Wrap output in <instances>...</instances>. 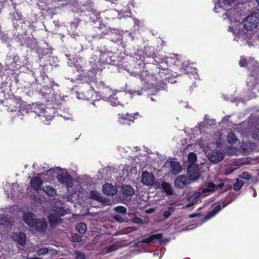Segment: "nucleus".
<instances>
[{"instance_id": "f257e3e1", "label": "nucleus", "mask_w": 259, "mask_h": 259, "mask_svg": "<svg viewBox=\"0 0 259 259\" xmlns=\"http://www.w3.org/2000/svg\"><path fill=\"white\" fill-rule=\"evenodd\" d=\"M174 61L175 67L174 70L175 73L178 74H181L183 73L189 74V76L192 78L197 79L198 77V75L196 71V69L190 65L188 61L184 62L182 64V67H180L181 65V61L178 59V58L175 56Z\"/></svg>"}, {"instance_id": "f03ea898", "label": "nucleus", "mask_w": 259, "mask_h": 259, "mask_svg": "<svg viewBox=\"0 0 259 259\" xmlns=\"http://www.w3.org/2000/svg\"><path fill=\"white\" fill-rule=\"evenodd\" d=\"M259 26V13H253L248 16L243 22V27L249 33L254 34Z\"/></svg>"}, {"instance_id": "7ed1b4c3", "label": "nucleus", "mask_w": 259, "mask_h": 259, "mask_svg": "<svg viewBox=\"0 0 259 259\" xmlns=\"http://www.w3.org/2000/svg\"><path fill=\"white\" fill-rule=\"evenodd\" d=\"M23 220L28 226L32 228L36 225L38 227V223L41 224V229L46 226V221L45 219H35L34 214L30 211H25L23 213Z\"/></svg>"}, {"instance_id": "20e7f679", "label": "nucleus", "mask_w": 259, "mask_h": 259, "mask_svg": "<svg viewBox=\"0 0 259 259\" xmlns=\"http://www.w3.org/2000/svg\"><path fill=\"white\" fill-rule=\"evenodd\" d=\"M54 213H51L48 217L49 223L52 227L55 226L61 222L60 218L58 215L63 216L67 213V211L63 208L58 206H54L53 208Z\"/></svg>"}, {"instance_id": "39448f33", "label": "nucleus", "mask_w": 259, "mask_h": 259, "mask_svg": "<svg viewBox=\"0 0 259 259\" xmlns=\"http://www.w3.org/2000/svg\"><path fill=\"white\" fill-rule=\"evenodd\" d=\"M59 169L60 168L59 167L53 169L51 168L50 169L47 171H45L43 173L39 174L38 176L33 177L31 179L30 181V186L31 187L36 190H38L41 189V185L44 182V181L42 180V178L44 175H47L49 173L53 174L55 172L56 170Z\"/></svg>"}, {"instance_id": "423d86ee", "label": "nucleus", "mask_w": 259, "mask_h": 259, "mask_svg": "<svg viewBox=\"0 0 259 259\" xmlns=\"http://www.w3.org/2000/svg\"><path fill=\"white\" fill-rule=\"evenodd\" d=\"M252 73L248 77L246 81L247 85L252 89L259 80V64L256 63Z\"/></svg>"}, {"instance_id": "0eeeda50", "label": "nucleus", "mask_w": 259, "mask_h": 259, "mask_svg": "<svg viewBox=\"0 0 259 259\" xmlns=\"http://www.w3.org/2000/svg\"><path fill=\"white\" fill-rule=\"evenodd\" d=\"M224 186V183H221L219 185H215L213 183L209 182L205 184V187L201 190V194L206 196L213 192L218 189L222 188Z\"/></svg>"}, {"instance_id": "6e6552de", "label": "nucleus", "mask_w": 259, "mask_h": 259, "mask_svg": "<svg viewBox=\"0 0 259 259\" xmlns=\"http://www.w3.org/2000/svg\"><path fill=\"white\" fill-rule=\"evenodd\" d=\"M235 3V0H218L215 3L214 11L215 13H220L223 11L227 6H232Z\"/></svg>"}, {"instance_id": "1a4fd4ad", "label": "nucleus", "mask_w": 259, "mask_h": 259, "mask_svg": "<svg viewBox=\"0 0 259 259\" xmlns=\"http://www.w3.org/2000/svg\"><path fill=\"white\" fill-rule=\"evenodd\" d=\"M12 240L19 245L24 246L26 243L27 237L25 233L22 232H14L11 235Z\"/></svg>"}, {"instance_id": "9d476101", "label": "nucleus", "mask_w": 259, "mask_h": 259, "mask_svg": "<svg viewBox=\"0 0 259 259\" xmlns=\"http://www.w3.org/2000/svg\"><path fill=\"white\" fill-rule=\"evenodd\" d=\"M58 181L69 188L72 185V179L71 176L66 171H61L57 176Z\"/></svg>"}, {"instance_id": "9b49d317", "label": "nucleus", "mask_w": 259, "mask_h": 259, "mask_svg": "<svg viewBox=\"0 0 259 259\" xmlns=\"http://www.w3.org/2000/svg\"><path fill=\"white\" fill-rule=\"evenodd\" d=\"M188 176L190 181H195L200 177V172L198 167L196 165H188Z\"/></svg>"}, {"instance_id": "f8f14e48", "label": "nucleus", "mask_w": 259, "mask_h": 259, "mask_svg": "<svg viewBox=\"0 0 259 259\" xmlns=\"http://www.w3.org/2000/svg\"><path fill=\"white\" fill-rule=\"evenodd\" d=\"M190 183V180L185 176H179L175 180L174 184L176 187L182 188Z\"/></svg>"}, {"instance_id": "ddd939ff", "label": "nucleus", "mask_w": 259, "mask_h": 259, "mask_svg": "<svg viewBox=\"0 0 259 259\" xmlns=\"http://www.w3.org/2000/svg\"><path fill=\"white\" fill-rule=\"evenodd\" d=\"M226 15L231 22H239L240 21V15L238 13L236 9L227 10Z\"/></svg>"}, {"instance_id": "4468645a", "label": "nucleus", "mask_w": 259, "mask_h": 259, "mask_svg": "<svg viewBox=\"0 0 259 259\" xmlns=\"http://www.w3.org/2000/svg\"><path fill=\"white\" fill-rule=\"evenodd\" d=\"M141 182L147 186H152L154 182V177L152 173L144 171L142 175Z\"/></svg>"}, {"instance_id": "2eb2a0df", "label": "nucleus", "mask_w": 259, "mask_h": 259, "mask_svg": "<svg viewBox=\"0 0 259 259\" xmlns=\"http://www.w3.org/2000/svg\"><path fill=\"white\" fill-rule=\"evenodd\" d=\"M224 157L223 154L220 151H214L211 154L208 155L210 161L214 163H217L222 160Z\"/></svg>"}, {"instance_id": "dca6fc26", "label": "nucleus", "mask_w": 259, "mask_h": 259, "mask_svg": "<svg viewBox=\"0 0 259 259\" xmlns=\"http://www.w3.org/2000/svg\"><path fill=\"white\" fill-rule=\"evenodd\" d=\"M118 121L122 124H130L131 122L134 121L135 118L134 116L132 115L119 114L118 115Z\"/></svg>"}, {"instance_id": "f3484780", "label": "nucleus", "mask_w": 259, "mask_h": 259, "mask_svg": "<svg viewBox=\"0 0 259 259\" xmlns=\"http://www.w3.org/2000/svg\"><path fill=\"white\" fill-rule=\"evenodd\" d=\"M103 191L107 195L112 196L116 194L117 189L115 186L110 184H106L103 186Z\"/></svg>"}, {"instance_id": "a211bd4d", "label": "nucleus", "mask_w": 259, "mask_h": 259, "mask_svg": "<svg viewBox=\"0 0 259 259\" xmlns=\"http://www.w3.org/2000/svg\"><path fill=\"white\" fill-rule=\"evenodd\" d=\"M226 205L224 204V203H220L214 205L213 207L212 210L208 213V214L206 216V218L204 222L214 217L218 212H219L221 210L222 208H223Z\"/></svg>"}, {"instance_id": "6ab92c4d", "label": "nucleus", "mask_w": 259, "mask_h": 259, "mask_svg": "<svg viewBox=\"0 0 259 259\" xmlns=\"http://www.w3.org/2000/svg\"><path fill=\"white\" fill-rule=\"evenodd\" d=\"M36 108L35 109L34 112L38 114V115L40 117V120L45 122L44 118H46V120H49L51 119V116H49L48 117H47L45 113L46 112V111L44 110V107L43 105H36Z\"/></svg>"}, {"instance_id": "aec40b11", "label": "nucleus", "mask_w": 259, "mask_h": 259, "mask_svg": "<svg viewBox=\"0 0 259 259\" xmlns=\"http://www.w3.org/2000/svg\"><path fill=\"white\" fill-rule=\"evenodd\" d=\"M201 195L200 191H195L192 195H191L188 199V201L189 202L186 204L185 207H189L195 203H197L199 200L198 197Z\"/></svg>"}, {"instance_id": "412c9836", "label": "nucleus", "mask_w": 259, "mask_h": 259, "mask_svg": "<svg viewBox=\"0 0 259 259\" xmlns=\"http://www.w3.org/2000/svg\"><path fill=\"white\" fill-rule=\"evenodd\" d=\"M5 191L8 193V196L13 197L16 195L19 196V193L20 192V189L19 185L17 184H13L10 191L5 188Z\"/></svg>"}, {"instance_id": "4be33fe9", "label": "nucleus", "mask_w": 259, "mask_h": 259, "mask_svg": "<svg viewBox=\"0 0 259 259\" xmlns=\"http://www.w3.org/2000/svg\"><path fill=\"white\" fill-rule=\"evenodd\" d=\"M169 166L171 168V172L174 175L178 174L182 170L180 164L177 161H170L169 162Z\"/></svg>"}, {"instance_id": "5701e85b", "label": "nucleus", "mask_w": 259, "mask_h": 259, "mask_svg": "<svg viewBox=\"0 0 259 259\" xmlns=\"http://www.w3.org/2000/svg\"><path fill=\"white\" fill-rule=\"evenodd\" d=\"M0 228L2 227H10L14 225V221L9 220L8 218H3L2 215H0Z\"/></svg>"}, {"instance_id": "b1692460", "label": "nucleus", "mask_w": 259, "mask_h": 259, "mask_svg": "<svg viewBox=\"0 0 259 259\" xmlns=\"http://www.w3.org/2000/svg\"><path fill=\"white\" fill-rule=\"evenodd\" d=\"M162 235L161 234H153L150 236L149 237L143 239L142 240V243H149L152 242L154 240H159L161 239Z\"/></svg>"}, {"instance_id": "393cba45", "label": "nucleus", "mask_w": 259, "mask_h": 259, "mask_svg": "<svg viewBox=\"0 0 259 259\" xmlns=\"http://www.w3.org/2000/svg\"><path fill=\"white\" fill-rule=\"evenodd\" d=\"M161 188L163 191L168 195L173 194V189L171 186L167 182H163L161 184Z\"/></svg>"}, {"instance_id": "a878e982", "label": "nucleus", "mask_w": 259, "mask_h": 259, "mask_svg": "<svg viewBox=\"0 0 259 259\" xmlns=\"http://www.w3.org/2000/svg\"><path fill=\"white\" fill-rule=\"evenodd\" d=\"M119 246L116 244H113L112 245H111L110 246H109L107 247H105L102 250H101V253L102 254H106L107 253H110L112 251H114L115 250H116L118 249Z\"/></svg>"}, {"instance_id": "bb28decb", "label": "nucleus", "mask_w": 259, "mask_h": 259, "mask_svg": "<svg viewBox=\"0 0 259 259\" xmlns=\"http://www.w3.org/2000/svg\"><path fill=\"white\" fill-rule=\"evenodd\" d=\"M122 193L126 196H132L134 194V190L130 185H123L121 187Z\"/></svg>"}, {"instance_id": "cd10ccee", "label": "nucleus", "mask_w": 259, "mask_h": 259, "mask_svg": "<svg viewBox=\"0 0 259 259\" xmlns=\"http://www.w3.org/2000/svg\"><path fill=\"white\" fill-rule=\"evenodd\" d=\"M43 191L48 195L54 196L56 194V190L55 189L50 186H45L42 188Z\"/></svg>"}, {"instance_id": "c85d7f7f", "label": "nucleus", "mask_w": 259, "mask_h": 259, "mask_svg": "<svg viewBox=\"0 0 259 259\" xmlns=\"http://www.w3.org/2000/svg\"><path fill=\"white\" fill-rule=\"evenodd\" d=\"M90 198L99 201H101L102 200L101 194L96 191H91L90 194Z\"/></svg>"}, {"instance_id": "c756f323", "label": "nucleus", "mask_w": 259, "mask_h": 259, "mask_svg": "<svg viewBox=\"0 0 259 259\" xmlns=\"http://www.w3.org/2000/svg\"><path fill=\"white\" fill-rule=\"evenodd\" d=\"M241 165V164L239 162H236V164L233 165V166H236L235 167H229L225 169V174L226 175H228L232 173L235 169H237L239 166Z\"/></svg>"}, {"instance_id": "7c9ffc66", "label": "nucleus", "mask_w": 259, "mask_h": 259, "mask_svg": "<svg viewBox=\"0 0 259 259\" xmlns=\"http://www.w3.org/2000/svg\"><path fill=\"white\" fill-rule=\"evenodd\" d=\"M76 229L80 234H84L87 230V226L84 223H80L76 225Z\"/></svg>"}, {"instance_id": "2f4dec72", "label": "nucleus", "mask_w": 259, "mask_h": 259, "mask_svg": "<svg viewBox=\"0 0 259 259\" xmlns=\"http://www.w3.org/2000/svg\"><path fill=\"white\" fill-rule=\"evenodd\" d=\"M197 159V156L194 153H190L188 155V162L190 163V164L189 165H195L194 164L195 161Z\"/></svg>"}, {"instance_id": "473e14b6", "label": "nucleus", "mask_w": 259, "mask_h": 259, "mask_svg": "<svg viewBox=\"0 0 259 259\" xmlns=\"http://www.w3.org/2000/svg\"><path fill=\"white\" fill-rule=\"evenodd\" d=\"M197 143L201 146L203 149V150L205 152H207L208 148L209 147L208 143L206 142L205 140H200L198 141Z\"/></svg>"}, {"instance_id": "72a5a7b5", "label": "nucleus", "mask_w": 259, "mask_h": 259, "mask_svg": "<svg viewBox=\"0 0 259 259\" xmlns=\"http://www.w3.org/2000/svg\"><path fill=\"white\" fill-rule=\"evenodd\" d=\"M108 99L112 106H117L118 105L119 102L118 101L117 97L116 95L114 94L110 96Z\"/></svg>"}, {"instance_id": "f704fd0d", "label": "nucleus", "mask_w": 259, "mask_h": 259, "mask_svg": "<svg viewBox=\"0 0 259 259\" xmlns=\"http://www.w3.org/2000/svg\"><path fill=\"white\" fill-rule=\"evenodd\" d=\"M237 139L233 133H229L227 136V141L230 144H234Z\"/></svg>"}, {"instance_id": "c9c22d12", "label": "nucleus", "mask_w": 259, "mask_h": 259, "mask_svg": "<svg viewBox=\"0 0 259 259\" xmlns=\"http://www.w3.org/2000/svg\"><path fill=\"white\" fill-rule=\"evenodd\" d=\"M226 152L230 155H234L237 154L238 150L234 147H229L227 149Z\"/></svg>"}, {"instance_id": "e433bc0d", "label": "nucleus", "mask_w": 259, "mask_h": 259, "mask_svg": "<svg viewBox=\"0 0 259 259\" xmlns=\"http://www.w3.org/2000/svg\"><path fill=\"white\" fill-rule=\"evenodd\" d=\"M243 182L242 180L237 179L236 182L234 185V189L235 191L239 190L243 186Z\"/></svg>"}, {"instance_id": "4c0bfd02", "label": "nucleus", "mask_w": 259, "mask_h": 259, "mask_svg": "<svg viewBox=\"0 0 259 259\" xmlns=\"http://www.w3.org/2000/svg\"><path fill=\"white\" fill-rule=\"evenodd\" d=\"M50 248L47 247L41 248L38 249L36 252L38 255H45L49 252Z\"/></svg>"}, {"instance_id": "58836bf2", "label": "nucleus", "mask_w": 259, "mask_h": 259, "mask_svg": "<svg viewBox=\"0 0 259 259\" xmlns=\"http://www.w3.org/2000/svg\"><path fill=\"white\" fill-rule=\"evenodd\" d=\"M114 210L118 212L125 214L126 212V208L123 206H118L114 208Z\"/></svg>"}, {"instance_id": "ea45409f", "label": "nucleus", "mask_w": 259, "mask_h": 259, "mask_svg": "<svg viewBox=\"0 0 259 259\" xmlns=\"http://www.w3.org/2000/svg\"><path fill=\"white\" fill-rule=\"evenodd\" d=\"M239 178L245 180H249L250 178V175L247 172H243L239 175Z\"/></svg>"}, {"instance_id": "a19ab883", "label": "nucleus", "mask_w": 259, "mask_h": 259, "mask_svg": "<svg viewBox=\"0 0 259 259\" xmlns=\"http://www.w3.org/2000/svg\"><path fill=\"white\" fill-rule=\"evenodd\" d=\"M75 259H84V255L83 253L79 251L75 252Z\"/></svg>"}, {"instance_id": "79ce46f5", "label": "nucleus", "mask_w": 259, "mask_h": 259, "mask_svg": "<svg viewBox=\"0 0 259 259\" xmlns=\"http://www.w3.org/2000/svg\"><path fill=\"white\" fill-rule=\"evenodd\" d=\"M249 63H248L247 64V60H246V59H244V58H241L240 60V62H239V65L241 67L245 66L246 65H248Z\"/></svg>"}, {"instance_id": "37998d69", "label": "nucleus", "mask_w": 259, "mask_h": 259, "mask_svg": "<svg viewBox=\"0 0 259 259\" xmlns=\"http://www.w3.org/2000/svg\"><path fill=\"white\" fill-rule=\"evenodd\" d=\"M132 222L138 224H142L143 223L142 220L139 218H135L133 219L132 220Z\"/></svg>"}, {"instance_id": "c03bdc74", "label": "nucleus", "mask_w": 259, "mask_h": 259, "mask_svg": "<svg viewBox=\"0 0 259 259\" xmlns=\"http://www.w3.org/2000/svg\"><path fill=\"white\" fill-rule=\"evenodd\" d=\"M38 227H36V225L35 226L32 227V228H34V229H36V230H37L38 231H39V232H42V231H44L46 229V228H47V223L46 222V227H45L44 228L42 229H41V228H41V224H40L38 223Z\"/></svg>"}, {"instance_id": "a18cd8bd", "label": "nucleus", "mask_w": 259, "mask_h": 259, "mask_svg": "<svg viewBox=\"0 0 259 259\" xmlns=\"http://www.w3.org/2000/svg\"><path fill=\"white\" fill-rule=\"evenodd\" d=\"M114 219L118 222H123L124 221V219L119 215H115Z\"/></svg>"}, {"instance_id": "49530a36", "label": "nucleus", "mask_w": 259, "mask_h": 259, "mask_svg": "<svg viewBox=\"0 0 259 259\" xmlns=\"http://www.w3.org/2000/svg\"><path fill=\"white\" fill-rule=\"evenodd\" d=\"M171 212L169 211H168V210L165 211L163 212V216L165 219H167L170 217V215H171Z\"/></svg>"}, {"instance_id": "de8ad7c7", "label": "nucleus", "mask_w": 259, "mask_h": 259, "mask_svg": "<svg viewBox=\"0 0 259 259\" xmlns=\"http://www.w3.org/2000/svg\"><path fill=\"white\" fill-rule=\"evenodd\" d=\"M132 96H136V95H141L142 94V92L140 91H134L132 93Z\"/></svg>"}, {"instance_id": "09e8293b", "label": "nucleus", "mask_w": 259, "mask_h": 259, "mask_svg": "<svg viewBox=\"0 0 259 259\" xmlns=\"http://www.w3.org/2000/svg\"><path fill=\"white\" fill-rule=\"evenodd\" d=\"M203 126H204V124L201 123L199 125H198L197 126L195 127V130L197 131L198 130H199L200 133H201L202 132V131H201V127Z\"/></svg>"}, {"instance_id": "8fccbe9b", "label": "nucleus", "mask_w": 259, "mask_h": 259, "mask_svg": "<svg viewBox=\"0 0 259 259\" xmlns=\"http://www.w3.org/2000/svg\"><path fill=\"white\" fill-rule=\"evenodd\" d=\"M142 243V241H138L137 242V243H135L134 245V246L135 247H138L139 246V245Z\"/></svg>"}, {"instance_id": "3c124183", "label": "nucleus", "mask_w": 259, "mask_h": 259, "mask_svg": "<svg viewBox=\"0 0 259 259\" xmlns=\"http://www.w3.org/2000/svg\"><path fill=\"white\" fill-rule=\"evenodd\" d=\"M217 147H219L221 145V141L220 139H219V141H217L216 142Z\"/></svg>"}, {"instance_id": "603ef678", "label": "nucleus", "mask_w": 259, "mask_h": 259, "mask_svg": "<svg viewBox=\"0 0 259 259\" xmlns=\"http://www.w3.org/2000/svg\"><path fill=\"white\" fill-rule=\"evenodd\" d=\"M196 216H197V214H191V215H189V217L190 218H194Z\"/></svg>"}, {"instance_id": "864d4df0", "label": "nucleus", "mask_w": 259, "mask_h": 259, "mask_svg": "<svg viewBox=\"0 0 259 259\" xmlns=\"http://www.w3.org/2000/svg\"><path fill=\"white\" fill-rule=\"evenodd\" d=\"M253 197H255L256 195V193L255 190L253 189Z\"/></svg>"}, {"instance_id": "5fc2aeb1", "label": "nucleus", "mask_w": 259, "mask_h": 259, "mask_svg": "<svg viewBox=\"0 0 259 259\" xmlns=\"http://www.w3.org/2000/svg\"><path fill=\"white\" fill-rule=\"evenodd\" d=\"M27 259H41V258H38V257H31V258H27Z\"/></svg>"}, {"instance_id": "6e6d98bb", "label": "nucleus", "mask_w": 259, "mask_h": 259, "mask_svg": "<svg viewBox=\"0 0 259 259\" xmlns=\"http://www.w3.org/2000/svg\"><path fill=\"white\" fill-rule=\"evenodd\" d=\"M90 98L88 96L84 97V99L90 100Z\"/></svg>"}, {"instance_id": "4d7b16f0", "label": "nucleus", "mask_w": 259, "mask_h": 259, "mask_svg": "<svg viewBox=\"0 0 259 259\" xmlns=\"http://www.w3.org/2000/svg\"><path fill=\"white\" fill-rule=\"evenodd\" d=\"M81 239L80 238H76V239L75 240V241L76 242H79L80 241Z\"/></svg>"}, {"instance_id": "13d9d810", "label": "nucleus", "mask_w": 259, "mask_h": 259, "mask_svg": "<svg viewBox=\"0 0 259 259\" xmlns=\"http://www.w3.org/2000/svg\"><path fill=\"white\" fill-rule=\"evenodd\" d=\"M65 118H66L67 119H72V117L71 116H70V117H68L67 118L65 117Z\"/></svg>"}, {"instance_id": "bf43d9fd", "label": "nucleus", "mask_w": 259, "mask_h": 259, "mask_svg": "<svg viewBox=\"0 0 259 259\" xmlns=\"http://www.w3.org/2000/svg\"><path fill=\"white\" fill-rule=\"evenodd\" d=\"M250 38V36H248V34H247L246 36H244V38H245V39H247V38Z\"/></svg>"}, {"instance_id": "052dcab7", "label": "nucleus", "mask_w": 259, "mask_h": 259, "mask_svg": "<svg viewBox=\"0 0 259 259\" xmlns=\"http://www.w3.org/2000/svg\"><path fill=\"white\" fill-rule=\"evenodd\" d=\"M130 230V231H132L133 230H136V228H135L134 229H132L131 228L129 229Z\"/></svg>"}, {"instance_id": "680f3d73", "label": "nucleus", "mask_w": 259, "mask_h": 259, "mask_svg": "<svg viewBox=\"0 0 259 259\" xmlns=\"http://www.w3.org/2000/svg\"><path fill=\"white\" fill-rule=\"evenodd\" d=\"M196 227V226H194V227H192V228H188V230H191L194 228Z\"/></svg>"}, {"instance_id": "e2e57ef3", "label": "nucleus", "mask_w": 259, "mask_h": 259, "mask_svg": "<svg viewBox=\"0 0 259 259\" xmlns=\"http://www.w3.org/2000/svg\"><path fill=\"white\" fill-rule=\"evenodd\" d=\"M2 240V234L0 233V241Z\"/></svg>"}, {"instance_id": "0e129e2a", "label": "nucleus", "mask_w": 259, "mask_h": 259, "mask_svg": "<svg viewBox=\"0 0 259 259\" xmlns=\"http://www.w3.org/2000/svg\"><path fill=\"white\" fill-rule=\"evenodd\" d=\"M256 2L258 3V4L259 5V0H256Z\"/></svg>"}, {"instance_id": "69168bd1", "label": "nucleus", "mask_w": 259, "mask_h": 259, "mask_svg": "<svg viewBox=\"0 0 259 259\" xmlns=\"http://www.w3.org/2000/svg\"><path fill=\"white\" fill-rule=\"evenodd\" d=\"M73 37H75V34H73Z\"/></svg>"}, {"instance_id": "338daca9", "label": "nucleus", "mask_w": 259, "mask_h": 259, "mask_svg": "<svg viewBox=\"0 0 259 259\" xmlns=\"http://www.w3.org/2000/svg\"><path fill=\"white\" fill-rule=\"evenodd\" d=\"M151 100H152V101H154V99H153L152 98H151Z\"/></svg>"}, {"instance_id": "774afa93", "label": "nucleus", "mask_w": 259, "mask_h": 259, "mask_svg": "<svg viewBox=\"0 0 259 259\" xmlns=\"http://www.w3.org/2000/svg\"><path fill=\"white\" fill-rule=\"evenodd\" d=\"M230 29L232 30V28L231 27H229V28Z\"/></svg>"}]
</instances>
